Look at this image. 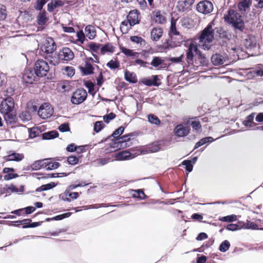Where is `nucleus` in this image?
I'll list each match as a JSON object with an SVG mask.
<instances>
[{
	"mask_svg": "<svg viewBox=\"0 0 263 263\" xmlns=\"http://www.w3.org/2000/svg\"><path fill=\"white\" fill-rule=\"evenodd\" d=\"M160 81L158 76H152L151 78H144L141 80V82L145 85L147 86H159L160 83H158Z\"/></svg>",
	"mask_w": 263,
	"mask_h": 263,
	"instance_id": "obj_14",
	"label": "nucleus"
},
{
	"mask_svg": "<svg viewBox=\"0 0 263 263\" xmlns=\"http://www.w3.org/2000/svg\"><path fill=\"white\" fill-rule=\"evenodd\" d=\"M37 23L40 25H44L47 21V18L46 16L45 12H40L37 16Z\"/></svg>",
	"mask_w": 263,
	"mask_h": 263,
	"instance_id": "obj_45",
	"label": "nucleus"
},
{
	"mask_svg": "<svg viewBox=\"0 0 263 263\" xmlns=\"http://www.w3.org/2000/svg\"><path fill=\"white\" fill-rule=\"evenodd\" d=\"M193 4V0H179L177 5L179 12H187L191 10L190 7Z\"/></svg>",
	"mask_w": 263,
	"mask_h": 263,
	"instance_id": "obj_11",
	"label": "nucleus"
},
{
	"mask_svg": "<svg viewBox=\"0 0 263 263\" xmlns=\"http://www.w3.org/2000/svg\"><path fill=\"white\" fill-rule=\"evenodd\" d=\"M198 52L197 46L194 43H191L186 51V62L189 64L193 65L195 54Z\"/></svg>",
	"mask_w": 263,
	"mask_h": 263,
	"instance_id": "obj_9",
	"label": "nucleus"
},
{
	"mask_svg": "<svg viewBox=\"0 0 263 263\" xmlns=\"http://www.w3.org/2000/svg\"><path fill=\"white\" fill-rule=\"evenodd\" d=\"M116 157L119 160H127L132 158L130 153L126 151L116 153Z\"/></svg>",
	"mask_w": 263,
	"mask_h": 263,
	"instance_id": "obj_33",
	"label": "nucleus"
},
{
	"mask_svg": "<svg viewBox=\"0 0 263 263\" xmlns=\"http://www.w3.org/2000/svg\"><path fill=\"white\" fill-rule=\"evenodd\" d=\"M20 119L23 122H27L31 119V116L28 111H22L19 115Z\"/></svg>",
	"mask_w": 263,
	"mask_h": 263,
	"instance_id": "obj_39",
	"label": "nucleus"
},
{
	"mask_svg": "<svg viewBox=\"0 0 263 263\" xmlns=\"http://www.w3.org/2000/svg\"><path fill=\"white\" fill-rule=\"evenodd\" d=\"M242 227L237 224L230 223L227 226L226 229L229 231H235L240 230Z\"/></svg>",
	"mask_w": 263,
	"mask_h": 263,
	"instance_id": "obj_54",
	"label": "nucleus"
},
{
	"mask_svg": "<svg viewBox=\"0 0 263 263\" xmlns=\"http://www.w3.org/2000/svg\"><path fill=\"white\" fill-rule=\"evenodd\" d=\"M148 121L151 124L155 125H159L160 124V120L157 116L154 114H150L148 116Z\"/></svg>",
	"mask_w": 263,
	"mask_h": 263,
	"instance_id": "obj_44",
	"label": "nucleus"
},
{
	"mask_svg": "<svg viewBox=\"0 0 263 263\" xmlns=\"http://www.w3.org/2000/svg\"><path fill=\"white\" fill-rule=\"evenodd\" d=\"M86 97V91L83 88L78 89L73 93L71 98V101L72 104H79L83 102Z\"/></svg>",
	"mask_w": 263,
	"mask_h": 263,
	"instance_id": "obj_5",
	"label": "nucleus"
},
{
	"mask_svg": "<svg viewBox=\"0 0 263 263\" xmlns=\"http://www.w3.org/2000/svg\"><path fill=\"white\" fill-rule=\"evenodd\" d=\"M182 165H184L185 170L188 172H191L193 171V165L190 160H185L182 161Z\"/></svg>",
	"mask_w": 263,
	"mask_h": 263,
	"instance_id": "obj_52",
	"label": "nucleus"
},
{
	"mask_svg": "<svg viewBox=\"0 0 263 263\" xmlns=\"http://www.w3.org/2000/svg\"><path fill=\"white\" fill-rule=\"evenodd\" d=\"M85 86L88 89V92L92 95L94 94V85L93 84L90 82L87 81L85 82Z\"/></svg>",
	"mask_w": 263,
	"mask_h": 263,
	"instance_id": "obj_57",
	"label": "nucleus"
},
{
	"mask_svg": "<svg viewBox=\"0 0 263 263\" xmlns=\"http://www.w3.org/2000/svg\"><path fill=\"white\" fill-rule=\"evenodd\" d=\"M170 32L175 35L180 34L179 32L177 31L176 28V21L173 19L171 20Z\"/></svg>",
	"mask_w": 263,
	"mask_h": 263,
	"instance_id": "obj_49",
	"label": "nucleus"
},
{
	"mask_svg": "<svg viewBox=\"0 0 263 263\" xmlns=\"http://www.w3.org/2000/svg\"><path fill=\"white\" fill-rule=\"evenodd\" d=\"M127 19L131 26L138 24L140 20H139V13L138 12V10H134L130 11L127 16Z\"/></svg>",
	"mask_w": 263,
	"mask_h": 263,
	"instance_id": "obj_16",
	"label": "nucleus"
},
{
	"mask_svg": "<svg viewBox=\"0 0 263 263\" xmlns=\"http://www.w3.org/2000/svg\"><path fill=\"white\" fill-rule=\"evenodd\" d=\"M134 193L132 194V197L135 198H138L140 199H144L145 197V195L144 192L140 189L136 190H132Z\"/></svg>",
	"mask_w": 263,
	"mask_h": 263,
	"instance_id": "obj_40",
	"label": "nucleus"
},
{
	"mask_svg": "<svg viewBox=\"0 0 263 263\" xmlns=\"http://www.w3.org/2000/svg\"><path fill=\"white\" fill-rule=\"evenodd\" d=\"M153 14L154 15V20L156 23L163 24L165 22V17L162 14L160 11H154Z\"/></svg>",
	"mask_w": 263,
	"mask_h": 263,
	"instance_id": "obj_27",
	"label": "nucleus"
},
{
	"mask_svg": "<svg viewBox=\"0 0 263 263\" xmlns=\"http://www.w3.org/2000/svg\"><path fill=\"white\" fill-rule=\"evenodd\" d=\"M48 0H37L36 2V5L35 6L36 9L38 10H41L43 6L45 4V3L48 1Z\"/></svg>",
	"mask_w": 263,
	"mask_h": 263,
	"instance_id": "obj_63",
	"label": "nucleus"
},
{
	"mask_svg": "<svg viewBox=\"0 0 263 263\" xmlns=\"http://www.w3.org/2000/svg\"><path fill=\"white\" fill-rule=\"evenodd\" d=\"M213 23H210L206 27L201 31V34L199 37L200 43H203L202 46L204 49L209 50L210 48L211 43L214 39V35L215 31L221 34V29L215 28L213 29Z\"/></svg>",
	"mask_w": 263,
	"mask_h": 263,
	"instance_id": "obj_1",
	"label": "nucleus"
},
{
	"mask_svg": "<svg viewBox=\"0 0 263 263\" xmlns=\"http://www.w3.org/2000/svg\"><path fill=\"white\" fill-rule=\"evenodd\" d=\"M197 58L198 60L196 59L195 60V63L196 64H200V65H204L208 62V60L205 57V55L203 53H202L200 51L198 50V52L197 53Z\"/></svg>",
	"mask_w": 263,
	"mask_h": 263,
	"instance_id": "obj_34",
	"label": "nucleus"
},
{
	"mask_svg": "<svg viewBox=\"0 0 263 263\" xmlns=\"http://www.w3.org/2000/svg\"><path fill=\"white\" fill-rule=\"evenodd\" d=\"M79 159L76 156H70L67 158V162L69 164L75 165L78 163Z\"/></svg>",
	"mask_w": 263,
	"mask_h": 263,
	"instance_id": "obj_58",
	"label": "nucleus"
},
{
	"mask_svg": "<svg viewBox=\"0 0 263 263\" xmlns=\"http://www.w3.org/2000/svg\"><path fill=\"white\" fill-rule=\"evenodd\" d=\"M180 23L183 27L190 29L194 27L193 20L187 16H184L180 19Z\"/></svg>",
	"mask_w": 263,
	"mask_h": 263,
	"instance_id": "obj_22",
	"label": "nucleus"
},
{
	"mask_svg": "<svg viewBox=\"0 0 263 263\" xmlns=\"http://www.w3.org/2000/svg\"><path fill=\"white\" fill-rule=\"evenodd\" d=\"M79 68L83 75H88L93 73V68L92 65L85 62L84 65H80Z\"/></svg>",
	"mask_w": 263,
	"mask_h": 263,
	"instance_id": "obj_20",
	"label": "nucleus"
},
{
	"mask_svg": "<svg viewBox=\"0 0 263 263\" xmlns=\"http://www.w3.org/2000/svg\"><path fill=\"white\" fill-rule=\"evenodd\" d=\"M255 115V113L253 112L250 115L248 116L246 118V119L243 121V124L245 126L250 128H252L254 126H255L257 124L256 123L253 122Z\"/></svg>",
	"mask_w": 263,
	"mask_h": 263,
	"instance_id": "obj_25",
	"label": "nucleus"
},
{
	"mask_svg": "<svg viewBox=\"0 0 263 263\" xmlns=\"http://www.w3.org/2000/svg\"><path fill=\"white\" fill-rule=\"evenodd\" d=\"M175 135L178 137H184L187 136L189 132V127L185 125L180 124L178 125L174 130Z\"/></svg>",
	"mask_w": 263,
	"mask_h": 263,
	"instance_id": "obj_15",
	"label": "nucleus"
},
{
	"mask_svg": "<svg viewBox=\"0 0 263 263\" xmlns=\"http://www.w3.org/2000/svg\"><path fill=\"white\" fill-rule=\"evenodd\" d=\"M89 48L91 51L92 55L93 58L91 57L89 58V60L91 61L92 62L98 63L99 62L98 60V50H99V46L94 43H91L89 45Z\"/></svg>",
	"mask_w": 263,
	"mask_h": 263,
	"instance_id": "obj_19",
	"label": "nucleus"
},
{
	"mask_svg": "<svg viewBox=\"0 0 263 263\" xmlns=\"http://www.w3.org/2000/svg\"><path fill=\"white\" fill-rule=\"evenodd\" d=\"M121 51L127 57L138 58L139 53L134 52L133 50L126 48L124 47H120Z\"/></svg>",
	"mask_w": 263,
	"mask_h": 263,
	"instance_id": "obj_30",
	"label": "nucleus"
},
{
	"mask_svg": "<svg viewBox=\"0 0 263 263\" xmlns=\"http://www.w3.org/2000/svg\"><path fill=\"white\" fill-rule=\"evenodd\" d=\"M101 52L102 54H105L106 52L112 53L114 51V47L113 46L109 44H106L103 45L100 49Z\"/></svg>",
	"mask_w": 263,
	"mask_h": 263,
	"instance_id": "obj_41",
	"label": "nucleus"
},
{
	"mask_svg": "<svg viewBox=\"0 0 263 263\" xmlns=\"http://www.w3.org/2000/svg\"><path fill=\"white\" fill-rule=\"evenodd\" d=\"M163 34V30L161 28H154L151 32V37L153 41H159Z\"/></svg>",
	"mask_w": 263,
	"mask_h": 263,
	"instance_id": "obj_17",
	"label": "nucleus"
},
{
	"mask_svg": "<svg viewBox=\"0 0 263 263\" xmlns=\"http://www.w3.org/2000/svg\"><path fill=\"white\" fill-rule=\"evenodd\" d=\"M150 64L152 66L157 68L160 65H164V60L159 57H154Z\"/></svg>",
	"mask_w": 263,
	"mask_h": 263,
	"instance_id": "obj_36",
	"label": "nucleus"
},
{
	"mask_svg": "<svg viewBox=\"0 0 263 263\" xmlns=\"http://www.w3.org/2000/svg\"><path fill=\"white\" fill-rule=\"evenodd\" d=\"M45 161H48V159L39 160L34 161L30 165L31 169L32 170H39L42 168L46 167Z\"/></svg>",
	"mask_w": 263,
	"mask_h": 263,
	"instance_id": "obj_26",
	"label": "nucleus"
},
{
	"mask_svg": "<svg viewBox=\"0 0 263 263\" xmlns=\"http://www.w3.org/2000/svg\"><path fill=\"white\" fill-rule=\"evenodd\" d=\"M230 247V243L227 240H225L222 241L219 247V250L222 252H226L228 251Z\"/></svg>",
	"mask_w": 263,
	"mask_h": 263,
	"instance_id": "obj_43",
	"label": "nucleus"
},
{
	"mask_svg": "<svg viewBox=\"0 0 263 263\" xmlns=\"http://www.w3.org/2000/svg\"><path fill=\"white\" fill-rule=\"evenodd\" d=\"M14 107V100L9 96L4 99L1 102L0 104V111L2 114L12 111Z\"/></svg>",
	"mask_w": 263,
	"mask_h": 263,
	"instance_id": "obj_7",
	"label": "nucleus"
},
{
	"mask_svg": "<svg viewBox=\"0 0 263 263\" xmlns=\"http://www.w3.org/2000/svg\"><path fill=\"white\" fill-rule=\"evenodd\" d=\"M56 48V45L53 39L47 37L42 47V49L47 53H52L55 50Z\"/></svg>",
	"mask_w": 263,
	"mask_h": 263,
	"instance_id": "obj_10",
	"label": "nucleus"
},
{
	"mask_svg": "<svg viewBox=\"0 0 263 263\" xmlns=\"http://www.w3.org/2000/svg\"><path fill=\"white\" fill-rule=\"evenodd\" d=\"M24 158L23 154L16 153L13 152L8 156L4 157V159L7 161H20Z\"/></svg>",
	"mask_w": 263,
	"mask_h": 263,
	"instance_id": "obj_18",
	"label": "nucleus"
},
{
	"mask_svg": "<svg viewBox=\"0 0 263 263\" xmlns=\"http://www.w3.org/2000/svg\"><path fill=\"white\" fill-rule=\"evenodd\" d=\"M34 69L40 77L46 76L49 71V66L43 60H39L35 62Z\"/></svg>",
	"mask_w": 263,
	"mask_h": 263,
	"instance_id": "obj_3",
	"label": "nucleus"
},
{
	"mask_svg": "<svg viewBox=\"0 0 263 263\" xmlns=\"http://www.w3.org/2000/svg\"><path fill=\"white\" fill-rule=\"evenodd\" d=\"M40 77L37 74L34 69L29 68L25 70L23 76V79L27 83L32 84L37 81Z\"/></svg>",
	"mask_w": 263,
	"mask_h": 263,
	"instance_id": "obj_8",
	"label": "nucleus"
},
{
	"mask_svg": "<svg viewBox=\"0 0 263 263\" xmlns=\"http://www.w3.org/2000/svg\"><path fill=\"white\" fill-rule=\"evenodd\" d=\"M86 35L89 39H93L96 36V32L95 27L91 25L87 26L85 29Z\"/></svg>",
	"mask_w": 263,
	"mask_h": 263,
	"instance_id": "obj_31",
	"label": "nucleus"
},
{
	"mask_svg": "<svg viewBox=\"0 0 263 263\" xmlns=\"http://www.w3.org/2000/svg\"><path fill=\"white\" fill-rule=\"evenodd\" d=\"M132 42L135 43L140 45H144L145 43V40L141 37L139 36H132L130 37Z\"/></svg>",
	"mask_w": 263,
	"mask_h": 263,
	"instance_id": "obj_48",
	"label": "nucleus"
},
{
	"mask_svg": "<svg viewBox=\"0 0 263 263\" xmlns=\"http://www.w3.org/2000/svg\"><path fill=\"white\" fill-rule=\"evenodd\" d=\"M59 129L62 132H65L69 131L70 130V128H69L68 124L64 123V124H61L59 127Z\"/></svg>",
	"mask_w": 263,
	"mask_h": 263,
	"instance_id": "obj_64",
	"label": "nucleus"
},
{
	"mask_svg": "<svg viewBox=\"0 0 263 263\" xmlns=\"http://www.w3.org/2000/svg\"><path fill=\"white\" fill-rule=\"evenodd\" d=\"M7 16L6 7L0 5V20H4Z\"/></svg>",
	"mask_w": 263,
	"mask_h": 263,
	"instance_id": "obj_56",
	"label": "nucleus"
},
{
	"mask_svg": "<svg viewBox=\"0 0 263 263\" xmlns=\"http://www.w3.org/2000/svg\"><path fill=\"white\" fill-rule=\"evenodd\" d=\"M183 58V55L182 54L179 57H171L168 59L169 61L174 63H179L182 62V60Z\"/></svg>",
	"mask_w": 263,
	"mask_h": 263,
	"instance_id": "obj_61",
	"label": "nucleus"
},
{
	"mask_svg": "<svg viewBox=\"0 0 263 263\" xmlns=\"http://www.w3.org/2000/svg\"><path fill=\"white\" fill-rule=\"evenodd\" d=\"M225 58L221 54L216 53L211 57V62L214 65H220L224 64Z\"/></svg>",
	"mask_w": 263,
	"mask_h": 263,
	"instance_id": "obj_21",
	"label": "nucleus"
},
{
	"mask_svg": "<svg viewBox=\"0 0 263 263\" xmlns=\"http://www.w3.org/2000/svg\"><path fill=\"white\" fill-rule=\"evenodd\" d=\"M79 194L77 192H65L63 195H62L61 198L63 200L70 201V199L69 198H70L72 199H77L78 197Z\"/></svg>",
	"mask_w": 263,
	"mask_h": 263,
	"instance_id": "obj_32",
	"label": "nucleus"
},
{
	"mask_svg": "<svg viewBox=\"0 0 263 263\" xmlns=\"http://www.w3.org/2000/svg\"><path fill=\"white\" fill-rule=\"evenodd\" d=\"M124 130V127L122 126L119 127L118 129H117L111 135L110 137H114V140L116 139V138H119L120 136L122 134Z\"/></svg>",
	"mask_w": 263,
	"mask_h": 263,
	"instance_id": "obj_50",
	"label": "nucleus"
},
{
	"mask_svg": "<svg viewBox=\"0 0 263 263\" xmlns=\"http://www.w3.org/2000/svg\"><path fill=\"white\" fill-rule=\"evenodd\" d=\"M29 137L33 138L36 137L39 134V132L37 128H32L29 129Z\"/></svg>",
	"mask_w": 263,
	"mask_h": 263,
	"instance_id": "obj_60",
	"label": "nucleus"
},
{
	"mask_svg": "<svg viewBox=\"0 0 263 263\" xmlns=\"http://www.w3.org/2000/svg\"><path fill=\"white\" fill-rule=\"evenodd\" d=\"M256 40L253 36H248L245 39L244 45L246 48L248 49H252L256 46Z\"/></svg>",
	"mask_w": 263,
	"mask_h": 263,
	"instance_id": "obj_23",
	"label": "nucleus"
},
{
	"mask_svg": "<svg viewBox=\"0 0 263 263\" xmlns=\"http://www.w3.org/2000/svg\"><path fill=\"white\" fill-rule=\"evenodd\" d=\"M116 117V115L114 112H110L109 114H107L105 116H103L104 121L106 123H109L110 121L115 119Z\"/></svg>",
	"mask_w": 263,
	"mask_h": 263,
	"instance_id": "obj_55",
	"label": "nucleus"
},
{
	"mask_svg": "<svg viewBox=\"0 0 263 263\" xmlns=\"http://www.w3.org/2000/svg\"><path fill=\"white\" fill-rule=\"evenodd\" d=\"M59 58L63 61H70L74 58V54L69 48H63L59 53Z\"/></svg>",
	"mask_w": 263,
	"mask_h": 263,
	"instance_id": "obj_12",
	"label": "nucleus"
},
{
	"mask_svg": "<svg viewBox=\"0 0 263 263\" xmlns=\"http://www.w3.org/2000/svg\"><path fill=\"white\" fill-rule=\"evenodd\" d=\"M65 72H66V74L68 77H72L74 75L75 73V70L72 67H66L65 68Z\"/></svg>",
	"mask_w": 263,
	"mask_h": 263,
	"instance_id": "obj_62",
	"label": "nucleus"
},
{
	"mask_svg": "<svg viewBox=\"0 0 263 263\" xmlns=\"http://www.w3.org/2000/svg\"><path fill=\"white\" fill-rule=\"evenodd\" d=\"M214 141V139L212 137H206L200 139L198 142H197L194 148V150L198 148V147L206 144V143H211Z\"/></svg>",
	"mask_w": 263,
	"mask_h": 263,
	"instance_id": "obj_28",
	"label": "nucleus"
},
{
	"mask_svg": "<svg viewBox=\"0 0 263 263\" xmlns=\"http://www.w3.org/2000/svg\"><path fill=\"white\" fill-rule=\"evenodd\" d=\"M237 219V216L236 215L232 214L230 215H228L226 216H223L221 218H220L219 220L221 221L224 222H233L234 221H236Z\"/></svg>",
	"mask_w": 263,
	"mask_h": 263,
	"instance_id": "obj_47",
	"label": "nucleus"
},
{
	"mask_svg": "<svg viewBox=\"0 0 263 263\" xmlns=\"http://www.w3.org/2000/svg\"><path fill=\"white\" fill-rule=\"evenodd\" d=\"M58 135L59 134L57 131L52 130L43 134V137L44 139L49 140L57 137Z\"/></svg>",
	"mask_w": 263,
	"mask_h": 263,
	"instance_id": "obj_38",
	"label": "nucleus"
},
{
	"mask_svg": "<svg viewBox=\"0 0 263 263\" xmlns=\"http://www.w3.org/2000/svg\"><path fill=\"white\" fill-rule=\"evenodd\" d=\"M250 0H243L238 4V8L241 11H246L249 8Z\"/></svg>",
	"mask_w": 263,
	"mask_h": 263,
	"instance_id": "obj_37",
	"label": "nucleus"
},
{
	"mask_svg": "<svg viewBox=\"0 0 263 263\" xmlns=\"http://www.w3.org/2000/svg\"><path fill=\"white\" fill-rule=\"evenodd\" d=\"M124 79L126 81L131 83H136L137 81L136 74L127 70L124 72Z\"/></svg>",
	"mask_w": 263,
	"mask_h": 263,
	"instance_id": "obj_29",
	"label": "nucleus"
},
{
	"mask_svg": "<svg viewBox=\"0 0 263 263\" xmlns=\"http://www.w3.org/2000/svg\"><path fill=\"white\" fill-rule=\"evenodd\" d=\"M131 136L132 134H129L127 135H124L118 138H116L115 141H114V143L110 145V146L113 148L116 147L117 148H120L123 146V143H124L130 140Z\"/></svg>",
	"mask_w": 263,
	"mask_h": 263,
	"instance_id": "obj_13",
	"label": "nucleus"
},
{
	"mask_svg": "<svg viewBox=\"0 0 263 263\" xmlns=\"http://www.w3.org/2000/svg\"><path fill=\"white\" fill-rule=\"evenodd\" d=\"M242 228L247 229L257 230L258 225L253 222L248 221L247 223H243Z\"/></svg>",
	"mask_w": 263,
	"mask_h": 263,
	"instance_id": "obj_51",
	"label": "nucleus"
},
{
	"mask_svg": "<svg viewBox=\"0 0 263 263\" xmlns=\"http://www.w3.org/2000/svg\"><path fill=\"white\" fill-rule=\"evenodd\" d=\"M224 21L231 24L234 28L236 33L242 32L245 29V24L241 15L236 11L230 10L224 16Z\"/></svg>",
	"mask_w": 263,
	"mask_h": 263,
	"instance_id": "obj_2",
	"label": "nucleus"
},
{
	"mask_svg": "<svg viewBox=\"0 0 263 263\" xmlns=\"http://www.w3.org/2000/svg\"><path fill=\"white\" fill-rule=\"evenodd\" d=\"M192 128L197 132L201 131V126L199 121H194L191 123Z\"/></svg>",
	"mask_w": 263,
	"mask_h": 263,
	"instance_id": "obj_59",
	"label": "nucleus"
},
{
	"mask_svg": "<svg viewBox=\"0 0 263 263\" xmlns=\"http://www.w3.org/2000/svg\"><path fill=\"white\" fill-rule=\"evenodd\" d=\"M106 65L111 69H115L119 68L120 63L118 61L111 60L107 63Z\"/></svg>",
	"mask_w": 263,
	"mask_h": 263,
	"instance_id": "obj_53",
	"label": "nucleus"
},
{
	"mask_svg": "<svg viewBox=\"0 0 263 263\" xmlns=\"http://www.w3.org/2000/svg\"><path fill=\"white\" fill-rule=\"evenodd\" d=\"M3 114L4 115V118L7 122L11 123L15 122L16 117L12 111L4 112Z\"/></svg>",
	"mask_w": 263,
	"mask_h": 263,
	"instance_id": "obj_35",
	"label": "nucleus"
},
{
	"mask_svg": "<svg viewBox=\"0 0 263 263\" xmlns=\"http://www.w3.org/2000/svg\"><path fill=\"white\" fill-rule=\"evenodd\" d=\"M46 170H52L58 168L60 166V163L58 162H46L45 161Z\"/></svg>",
	"mask_w": 263,
	"mask_h": 263,
	"instance_id": "obj_46",
	"label": "nucleus"
},
{
	"mask_svg": "<svg viewBox=\"0 0 263 263\" xmlns=\"http://www.w3.org/2000/svg\"><path fill=\"white\" fill-rule=\"evenodd\" d=\"M161 149L160 142H155L146 146V151L147 153H155Z\"/></svg>",
	"mask_w": 263,
	"mask_h": 263,
	"instance_id": "obj_24",
	"label": "nucleus"
},
{
	"mask_svg": "<svg viewBox=\"0 0 263 263\" xmlns=\"http://www.w3.org/2000/svg\"><path fill=\"white\" fill-rule=\"evenodd\" d=\"M213 3L208 0L202 1L199 2L196 6L197 10L203 14H208L213 10Z\"/></svg>",
	"mask_w": 263,
	"mask_h": 263,
	"instance_id": "obj_4",
	"label": "nucleus"
},
{
	"mask_svg": "<svg viewBox=\"0 0 263 263\" xmlns=\"http://www.w3.org/2000/svg\"><path fill=\"white\" fill-rule=\"evenodd\" d=\"M55 186V184L53 182H51L49 183L42 185L40 187L37 188L36 191L37 192H41L44 191H46L49 189H51Z\"/></svg>",
	"mask_w": 263,
	"mask_h": 263,
	"instance_id": "obj_42",
	"label": "nucleus"
},
{
	"mask_svg": "<svg viewBox=\"0 0 263 263\" xmlns=\"http://www.w3.org/2000/svg\"><path fill=\"white\" fill-rule=\"evenodd\" d=\"M53 113V107L48 103L42 104L38 110L39 116L44 119L51 117Z\"/></svg>",
	"mask_w": 263,
	"mask_h": 263,
	"instance_id": "obj_6",
	"label": "nucleus"
}]
</instances>
